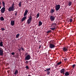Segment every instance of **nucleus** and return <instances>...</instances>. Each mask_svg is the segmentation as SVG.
I'll return each mask as SVG.
<instances>
[{"label": "nucleus", "mask_w": 76, "mask_h": 76, "mask_svg": "<svg viewBox=\"0 0 76 76\" xmlns=\"http://www.w3.org/2000/svg\"><path fill=\"white\" fill-rule=\"evenodd\" d=\"M72 1H69L68 2V6H70L72 5Z\"/></svg>", "instance_id": "obj_17"}, {"label": "nucleus", "mask_w": 76, "mask_h": 76, "mask_svg": "<svg viewBox=\"0 0 76 76\" xmlns=\"http://www.w3.org/2000/svg\"><path fill=\"white\" fill-rule=\"evenodd\" d=\"M64 71H65V70L64 69H62L61 70V73L63 75H64Z\"/></svg>", "instance_id": "obj_11"}, {"label": "nucleus", "mask_w": 76, "mask_h": 76, "mask_svg": "<svg viewBox=\"0 0 76 76\" xmlns=\"http://www.w3.org/2000/svg\"><path fill=\"white\" fill-rule=\"evenodd\" d=\"M56 43L54 42L53 43V44L52 43H50L49 45V48L52 49L53 48H54L56 47Z\"/></svg>", "instance_id": "obj_3"}, {"label": "nucleus", "mask_w": 76, "mask_h": 76, "mask_svg": "<svg viewBox=\"0 0 76 76\" xmlns=\"http://www.w3.org/2000/svg\"><path fill=\"white\" fill-rule=\"evenodd\" d=\"M28 53H25V55L26 56H28Z\"/></svg>", "instance_id": "obj_38"}, {"label": "nucleus", "mask_w": 76, "mask_h": 76, "mask_svg": "<svg viewBox=\"0 0 76 76\" xmlns=\"http://www.w3.org/2000/svg\"><path fill=\"white\" fill-rule=\"evenodd\" d=\"M0 56H3V50L0 48Z\"/></svg>", "instance_id": "obj_8"}, {"label": "nucleus", "mask_w": 76, "mask_h": 76, "mask_svg": "<svg viewBox=\"0 0 76 76\" xmlns=\"http://www.w3.org/2000/svg\"><path fill=\"white\" fill-rule=\"evenodd\" d=\"M56 25L57 24L56 23H53L51 25V27H52V28H50V29L52 31L55 30V29H56Z\"/></svg>", "instance_id": "obj_4"}, {"label": "nucleus", "mask_w": 76, "mask_h": 76, "mask_svg": "<svg viewBox=\"0 0 76 76\" xmlns=\"http://www.w3.org/2000/svg\"><path fill=\"white\" fill-rule=\"evenodd\" d=\"M63 50L65 52V51H67V48L64 47L63 48Z\"/></svg>", "instance_id": "obj_16"}, {"label": "nucleus", "mask_w": 76, "mask_h": 76, "mask_svg": "<svg viewBox=\"0 0 76 76\" xmlns=\"http://www.w3.org/2000/svg\"><path fill=\"white\" fill-rule=\"evenodd\" d=\"M11 54H12V55L13 56V55H15V53H14V52H12V53Z\"/></svg>", "instance_id": "obj_37"}, {"label": "nucleus", "mask_w": 76, "mask_h": 76, "mask_svg": "<svg viewBox=\"0 0 76 76\" xmlns=\"http://www.w3.org/2000/svg\"><path fill=\"white\" fill-rule=\"evenodd\" d=\"M26 69H29V67H28V66H27L26 67Z\"/></svg>", "instance_id": "obj_36"}, {"label": "nucleus", "mask_w": 76, "mask_h": 76, "mask_svg": "<svg viewBox=\"0 0 76 76\" xmlns=\"http://www.w3.org/2000/svg\"><path fill=\"white\" fill-rule=\"evenodd\" d=\"M54 12H55V10L54 9H51L50 11V12L52 14L54 13Z\"/></svg>", "instance_id": "obj_14"}, {"label": "nucleus", "mask_w": 76, "mask_h": 76, "mask_svg": "<svg viewBox=\"0 0 76 76\" xmlns=\"http://www.w3.org/2000/svg\"><path fill=\"white\" fill-rule=\"evenodd\" d=\"M58 65L57 64H56L55 66V68H57V66H58Z\"/></svg>", "instance_id": "obj_34"}, {"label": "nucleus", "mask_w": 76, "mask_h": 76, "mask_svg": "<svg viewBox=\"0 0 76 76\" xmlns=\"http://www.w3.org/2000/svg\"><path fill=\"white\" fill-rule=\"evenodd\" d=\"M42 23L41 21H39V25L40 26H41L42 25Z\"/></svg>", "instance_id": "obj_20"}, {"label": "nucleus", "mask_w": 76, "mask_h": 76, "mask_svg": "<svg viewBox=\"0 0 76 76\" xmlns=\"http://www.w3.org/2000/svg\"><path fill=\"white\" fill-rule=\"evenodd\" d=\"M65 75V76H69V75H70V74H69V72H66Z\"/></svg>", "instance_id": "obj_15"}, {"label": "nucleus", "mask_w": 76, "mask_h": 76, "mask_svg": "<svg viewBox=\"0 0 76 76\" xmlns=\"http://www.w3.org/2000/svg\"><path fill=\"white\" fill-rule=\"evenodd\" d=\"M5 8L3 7L1 10V13H3L4 12H5Z\"/></svg>", "instance_id": "obj_10"}, {"label": "nucleus", "mask_w": 76, "mask_h": 76, "mask_svg": "<svg viewBox=\"0 0 76 76\" xmlns=\"http://www.w3.org/2000/svg\"><path fill=\"white\" fill-rule=\"evenodd\" d=\"M31 59V56L29 55H28L25 58V60H29Z\"/></svg>", "instance_id": "obj_7"}, {"label": "nucleus", "mask_w": 76, "mask_h": 76, "mask_svg": "<svg viewBox=\"0 0 76 76\" xmlns=\"http://www.w3.org/2000/svg\"><path fill=\"white\" fill-rule=\"evenodd\" d=\"M61 63H62L61 61H60L59 62L57 63V64H58V65H60V64H61Z\"/></svg>", "instance_id": "obj_26"}, {"label": "nucleus", "mask_w": 76, "mask_h": 76, "mask_svg": "<svg viewBox=\"0 0 76 76\" xmlns=\"http://www.w3.org/2000/svg\"><path fill=\"white\" fill-rule=\"evenodd\" d=\"M66 48H67V49H68V48H69V47H66Z\"/></svg>", "instance_id": "obj_43"}, {"label": "nucleus", "mask_w": 76, "mask_h": 76, "mask_svg": "<svg viewBox=\"0 0 76 76\" xmlns=\"http://www.w3.org/2000/svg\"><path fill=\"white\" fill-rule=\"evenodd\" d=\"M19 35H20V34H17L16 35V38H18L19 37Z\"/></svg>", "instance_id": "obj_23"}, {"label": "nucleus", "mask_w": 76, "mask_h": 76, "mask_svg": "<svg viewBox=\"0 0 76 76\" xmlns=\"http://www.w3.org/2000/svg\"><path fill=\"white\" fill-rule=\"evenodd\" d=\"M31 15V14H30L29 19H32V16Z\"/></svg>", "instance_id": "obj_27"}, {"label": "nucleus", "mask_w": 76, "mask_h": 76, "mask_svg": "<svg viewBox=\"0 0 76 76\" xmlns=\"http://www.w3.org/2000/svg\"><path fill=\"white\" fill-rule=\"evenodd\" d=\"M0 3H1V2L0 1Z\"/></svg>", "instance_id": "obj_45"}, {"label": "nucleus", "mask_w": 76, "mask_h": 76, "mask_svg": "<svg viewBox=\"0 0 76 76\" xmlns=\"http://www.w3.org/2000/svg\"><path fill=\"white\" fill-rule=\"evenodd\" d=\"M18 71L17 70H16L14 72V75H16V74H18Z\"/></svg>", "instance_id": "obj_18"}, {"label": "nucleus", "mask_w": 76, "mask_h": 76, "mask_svg": "<svg viewBox=\"0 0 76 76\" xmlns=\"http://www.w3.org/2000/svg\"><path fill=\"white\" fill-rule=\"evenodd\" d=\"M51 70V69H50V68H46V70H44V71L45 72H47V75H50V71Z\"/></svg>", "instance_id": "obj_5"}, {"label": "nucleus", "mask_w": 76, "mask_h": 76, "mask_svg": "<svg viewBox=\"0 0 76 76\" xmlns=\"http://www.w3.org/2000/svg\"><path fill=\"white\" fill-rule=\"evenodd\" d=\"M22 4V2L20 1L19 3V7H21V6L22 5V4Z\"/></svg>", "instance_id": "obj_24"}, {"label": "nucleus", "mask_w": 76, "mask_h": 76, "mask_svg": "<svg viewBox=\"0 0 76 76\" xmlns=\"http://www.w3.org/2000/svg\"><path fill=\"white\" fill-rule=\"evenodd\" d=\"M67 60V58H65L64 59V61H66Z\"/></svg>", "instance_id": "obj_40"}, {"label": "nucleus", "mask_w": 76, "mask_h": 76, "mask_svg": "<svg viewBox=\"0 0 76 76\" xmlns=\"http://www.w3.org/2000/svg\"><path fill=\"white\" fill-rule=\"evenodd\" d=\"M15 3H13L11 7H10L8 9L9 12L14 11L15 10Z\"/></svg>", "instance_id": "obj_2"}, {"label": "nucleus", "mask_w": 76, "mask_h": 76, "mask_svg": "<svg viewBox=\"0 0 76 76\" xmlns=\"http://www.w3.org/2000/svg\"><path fill=\"white\" fill-rule=\"evenodd\" d=\"M0 20H1L3 21V20H4V18H3V17H1L0 18Z\"/></svg>", "instance_id": "obj_21"}, {"label": "nucleus", "mask_w": 76, "mask_h": 76, "mask_svg": "<svg viewBox=\"0 0 76 76\" xmlns=\"http://www.w3.org/2000/svg\"><path fill=\"white\" fill-rule=\"evenodd\" d=\"M11 24L12 26H14L15 25V20H12L11 21Z\"/></svg>", "instance_id": "obj_13"}, {"label": "nucleus", "mask_w": 76, "mask_h": 76, "mask_svg": "<svg viewBox=\"0 0 76 76\" xmlns=\"http://www.w3.org/2000/svg\"><path fill=\"white\" fill-rule=\"evenodd\" d=\"M70 23L72 22H73V19H72L71 18L70 19Z\"/></svg>", "instance_id": "obj_30"}, {"label": "nucleus", "mask_w": 76, "mask_h": 76, "mask_svg": "<svg viewBox=\"0 0 76 76\" xmlns=\"http://www.w3.org/2000/svg\"><path fill=\"white\" fill-rule=\"evenodd\" d=\"M39 13H38L36 15V18H39Z\"/></svg>", "instance_id": "obj_22"}, {"label": "nucleus", "mask_w": 76, "mask_h": 76, "mask_svg": "<svg viewBox=\"0 0 76 76\" xmlns=\"http://www.w3.org/2000/svg\"><path fill=\"white\" fill-rule=\"evenodd\" d=\"M2 4H3V6H4V7H5V3L3 1H2Z\"/></svg>", "instance_id": "obj_25"}, {"label": "nucleus", "mask_w": 76, "mask_h": 76, "mask_svg": "<svg viewBox=\"0 0 76 76\" xmlns=\"http://www.w3.org/2000/svg\"><path fill=\"white\" fill-rule=\"evenodd\" d=\"M50 19L51 20V21H54L55 19V17L54 16L51 15L50 16Z\"/></svg>", "instance_id": "obj_9"}, {"label": "nucleus", "mask_w": 76, "mask_h": 76, "mask_svg": "<svg viewBox=\"0 0 76 76\" xmlns=\"http://www.w3.org/2000/svg\"><path fill=\"white\" fill-rule=\"evenodd\" d=\"M0 47H3V42L2 41L0 42Z\"/></svg>", "instance_id": "obj_19"}, {"label": "nucleus", "mask_w": 76, "mask_h": 76, "mask_svg": "<svg viewBox=\"0 0 76 76\" xmlns=\"http://www.w3.org/2000/svg\"><path fill=\"white\" fill-rule=\"evenodd\" d=\"M18 50L19 52H20V51H21V48H20V49L19 48L18 49Z\"/></svg>", "instance_id": "obj_32"}, {"label": "nucleus", "mask_w": 76, "mask_h": 76, "mask_svg": "<svg viewBox=\"0 0 76 76\" xmlns=\"http://www.w3.org/2000/svg\"><path fill=\"white\" fill-rule=\"evenodd\" d=\"M15 16H16L17 15V13H18V12L15 11Z\"/></svg>", "instance_id": "obj_28"}, {"label": "nucleus", "mask_w": 76, "mask_h": 76, "mask_svg": "<svg viewBox=\"0 0 76 76\" xmlns=\"http://www.w3.org/2000/svg\"><path fill=\"white\" fill-rule=\"evenodd\" d=\"M21 49L22 50H23V51H25V50H24V48H23V47H21Z\"/></svg>", "instance_id": "obj_33"}, {"label": "nucleus", "mask_w": 76, "mask_h": 76, "mask_svg": "<svg viewBox=\"0 0 76 76\" xmlns=\"http://www.w3.org/2000/svg\"><path fill=\"white\" fill-rule=\"evenodd\" d=\"M75 66H76V65H75V64H73L72 66L73 68H75Z\"/></svg>", "instance_id": "obj_35"}, {"label": "nucleus", "mask_w": 76, "mask_h": 76, "mask_svg": "<svg viewBox=\"0 0 76 76\" xmlns=\"http://www.w3.org/2000/svg\"><path fill=\"white\" fill-rule=\"evenodd\" d=\"M41 46H39V49H40V48H41Z\"/></svg>", "instance_id": "obj_41"}, {"label": "nucleus", "mask_w": 76, "mask_h": 76, "mask_svg": "<svg viewBox=\"0 0 76 76\" xmlns=\"http://www.w3.org/2000/svg\"><path fill=\"white\" fill-rule=\"evenodd\" d=\"M0 5H1V3H0ZM1 6H0V9H1Z\"/></svg>", "instance_id": "obj_42"}, {"label": "nucleus", "mask_w": 76, "mask_h": 76, "mask_svg": "<svg viewBox=\"0 0 76 76\" xmlns=\"http://www.w3.org/2000/svg\"><path fill=\"white\" fill-rule=\"evenodd\" d=\"M30 15H31V16H32V14H31Z\"/></svg>", "instance_id": "obj_44"}, {"label": "nucleus", "mask_w": 76, "mask_h": 76, "mask_svg": "<svg viewBox=\"0 0 76 76\" xmlns=\"http://www.w3.org/2000/svg\"><path fill=\"white\" fill-rule=\"evenodd\" d=\"M25 63H26V64H28V61H26Z\"/></svg>", "instance_id": "obj_39"}, {"label": "nucleus", "mask_w": 76, "mask_h": 76, "mask_svg": "<svg viewBox=\"0 0 76 76\" xmlns=\"http://www.w3.org/2000/svg\"><path fill=\"white\" fill-rule=\"evenodd\" d=\"M60 8V5H56L55 7V10L56 11H58Z\"/></svg>", "instance_id": "obj_6"}, {"label": "nucleus", "mask_w": 76, "mask_h": 76, "mask_svg": "<svg viewBox=\"0 0 76 76\" xmlns=\"http://www.w3.org/2000/svg\"><path fill=\"white\" fill-rule=\"evenodd\" d=\"M1 30H2V31H5V29L3 28H1Z\"/></svg>", "instance_id": "obj_31"}, {"label": "nucleus", "mask_w": 76, "mask_h": 76, "mask_svg": "<svg viewBox=\"0 0 76 76\" xmlns=\"http://www.w3.org/2000/svg\"><path fill=\"white\" fill-rule=\"evenodd\" d=\"M28 13V10H26L24 14V17L22 18L21 20L22 22H23V21L25 20L26 19L27 17L26 16V15H27Z\"/></svg>", "instance_id": "obj_1"}, {"label": "nucleus", "mask_w": 76, "mask_h": 76, "mask_svg": "<svg viewBox=\"0 0 76 76\" xmlns=\"http://www.w3.org/2000/svg\"><path fill=\"white\" fill-rule=\"evenodd\" d=\"M51 30L48 31H47V34H49V33H50V32H51Z\"/></svg>", "instance_id": "obj_29"}, {"label": "nucleus", "mask_w": 76, "mask_h": 76, "mask_svg": "<svg viewBox=\"0 0 76 76\" xmlns=\"http://www.w3.org/2000/svg\"><path fill=\"white\" fill-rule=\"evenodd\" d=\"M32 20V19H31L30 18H28V20L27 21V23L28 24H30V23H31V22Z\"/></svg>", "instance_id": "obj_12"}]
</instances>
